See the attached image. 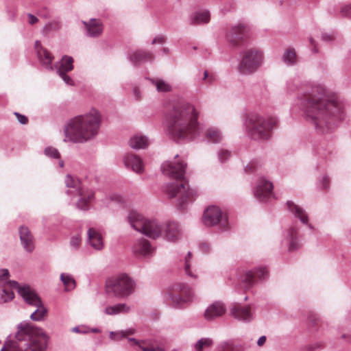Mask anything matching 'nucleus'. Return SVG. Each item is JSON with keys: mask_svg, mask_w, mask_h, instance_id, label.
<instances>
[{"mask_svg": "<svg viewBox=\"0 0 351 351\" xmlns=\"http://www.w3.org/2000/svg\"><path fill=\"white\" fill-rule=\"evenodd\" d=\"M286 90L289 93H297L306 119L317 132H328L343 120V104L323 85L304 83L299 77H294L287 81Z\"/></svg>", "mask_w": 351, "mask_h": 351, "instance_id": "1", "label": "nucleus"}, {"mask_svg": "<svg viewBox=\"0 0 351 351\" xmlns=\"http://www.w3.org/2000/svg\"><path fill=\"white\" fill-rule=\"evenodd\" d=\"M199 112L187 102L178 103L167 115L169 135L178 143L193 141L200 134Z\"/></svg>", "mask_w": 351, "mask_h": 351, "instance_id": "2", "label": "nucleus"}, {"mask_svg": "<svg viewBox=\"0 0 351 351\" xmlns=\"http://www.w3.org/2000/svg\"><path fill=\"white\" fill-rule=\"evenodd\" d=\"M187 164L183 160L165 162L161 165L163 174L176 179L164 186V191L170 198L179 196L177 208L183 211L189 203L195 199L196 191L189 187V182L184 178Z\"/></svg>", "mask_w": 351, "mask_h": 351, "instance_id": "3", "label": "nucleus"}, {"mask_svg": "<svg viewBox=\"0 0 351 351\" xmlns=\"http://www.w3.org/2000/svg\"><path fill=\"white\" fill-rule=\"evenodd\" d=\"M49 337L28 321L18 324L15 340L7 339L1 351H45Z\"/></svg>", "mask_w": 351, "mask_h": 351, "instance_id": "4", "label": "nucleus"}, {"mask_svg": "<svg viewBox=\"0 0 351 351\" xmlns=\"http://www.w3.org/2000/svg\"><path fill=\"white\" fill-rule=\"evenodd\" d=\"M127 220L135 230L153 239L162 236L168 241L176 242L182 235L181 228L177 222L169 221L162 226L156 219H145L136 210L129 212Z\"/></svg>", "mask_w": 351, "mask_h": 351, "instance_id": "5", "label": "nucleus"}, {"mask_svg": "<svg viewBox=\"0 0 351 351\" xmlns=\"http://www.w3.org/2000/svg\"><path fill=\"white\" fill-rule=\"evenodd\" d=\"M100 124L101 115L93 109L88 114L70 119L64 127L65 137L73 143H85L97 134Z\"/></svg>", "mask_w": 351, "mask_h": 351, "instance_id": "6", "label": "nucleus"}, {"mask_svg": "<svg viewBox=\"0 0 351 351\" xmlns=\"http://www.w3.org/2000/svg\"><path fill=\"white\" fill-rule=\"evenodd\" d=\"M275 117L265 118L255 113H250L245 121V125L249 136L254 140L265 141L271 136V132L277 125Z\"/></svg>", "mask_w": 351, "mask_h": 351, "instance_id": "7", "label": "nucleus"}, {"mask_svg": "<svg viewBox=\"0 0 351 351\" xmlns=\"http://www.w3.org/2000/svg\"><path fill=\"white\" fill-rule=\"evenodd\" d=\"M262 163L253 160L244 167L245 173H254L258 176L253 187V193L256 199L262 203L267 202L273 194L274 185L263 176H260Z\"/></svg>", "mask_w": 351, "mask_h": 351, "instance_id": "8", "label": "nucleus"}, {"mask_svg": "<svg viewBox=\"0 0 351 351\" xmlns=\"http://www.w3.org/2000/svg\"><path fill=\"white\" fill-rule=\"evenodd\" d=\"M9 283L18 289L19 294L26 303L37 307L31 314L30 319L36 322L41 321L47 315V309L43 306L40 298L36 293L29 285L21 286L16 281H10Z\"/></svg>", "mask_w": 351, "mask_h": 351, "instance_id": "9", "label": "nucleus"}, {"mask_svg": "<svg viewBox=\"0 0 351 351\" xmlns=\"http://www.w3.org/2000/svg\"><path fill=\"white\" fill-rule=\"evenodd\" d=\"M263 62V52L255 48L249 49L241 53V59L237 71L243 75L255 73Z\"/></svg>", "mask_w": 351, "mask_h": 351, "instance_id": "10", "label": "nucleus"}, {"mask_svg": "<svg viewBox=\"0 0 351 351\" xmlns=\"http://www.w3.org/2000/svg\"><path fill=\"white\" fill-rule=\"evenodd\" d=\"M64 182L66 187L73 189L66 191L68 195L80 197L76 204L77 207L82 210H88L89 202L94 198V193L92 191H85L80 181L69 174L66 176Z\"/></svg>", "mask_w": 351, "mask_h": 351, "instance_id": "11", "label": "nucleus"}, {"mask_svg": "<svg viewBox=\"0 0 351 351\" xmlns=\"http://www.w3.org/2000/svg\"><path fill=\"white\" fill-rule=\"evenodd\" d=\"M134 288V281L127 274H121L107 284V291L119 298L130 295Z\"/></svg>", "mask_w": 351, "mask_h": 351, "instance_id": "12", "label": "nucleus"}, {"mask_svg": "<svg viewBox=\"0 0 351 351\" xmlns=\"http://www.w3.org/2000/svg\"><path fill=\"white\" fill-rule=\"evenodd\" d=\"M203 222L206 226H218L221 232L229 230V222L226 213L217 206L208 207L203 214Z\"/></svg>", "mask_w": 351, "mask_h": 351, "instance_id": "13", "label": "nucleus"}, {"mask_svg": "<svg viewBox=\"0 0 351 351\" xmlns=\"http://www.w3.org/2000/svg\"><path fill=\"white\" fill-rule=\"evenodd\" d=\"M168 295L172 302L173 306L179 308L187 302L192 301L194 293L189 286L184 283H178L172 286Z\"/></svg>", "mask_w": 351, "mask_h": 351, "instance_id": "14", "label": "nucleus"}, {"mask_svg": "<svg viewBox=\"0 0 351 351\" xmlns=\"http://www.w3.org/2000/svg\"><path fill=\"white\" fill-rule=\"evenodd\" d=\"M280 244L282 248L287 249L289 252H294L300 247L298 237V230L294 226L285 228L281 234Z\"/></svg>", "mask_w": 351, "mask_h": 351, "instance_id": "15", "label": "nucleus"}, {"mask_svg": "<svg viewBox=\"0 0 351 351\" xmlns=\"http://www.w3.org/2000/svg\"><path fill=\"white\" fill-rule=\"evenodd\" d=\"M248 27L243 23L233 26L226 34L227 41L234 47L241 45L247 38Z\"/></svg>", "mask_w": 351, "mask_h": 351, "instance_id": "16", "label": "nucleus"}, {"mask_svg": "<svg viewBox=\"0 0 351 351\" xmlns=\"http://www.w3.org/2000/svg\"><path fill=\"white\" fill-rule=\"evenodd\" d=\"M269 278V271L266 267H258L245 272L243 281L248 287L265 281Z\"/></svg>", "mask_w": 351, "mask_h": 351, "instance_id": "17", "label": "nucleus"}, {"mask_svg": "<svg viewBox=\"0 0 351 351\" xmlns=\"http://www.w3.org/2000/svg\"><path fill=\"white\" fill-rule=\"evenodd\" d=\"M84 35L89 38H99L104 32V24L99 19L92 18L82 21Z\"/></svg>", "mask_w": 351, "mask_h": 351, "instance_id": "18", "label": "nucleus"}, {"mask_svg": "<svg viewBox=\"0 0 351 351\" xmlns=\"http://www.w3.org/2000/svg\"><path fill=\"white\" fill-rule=\"evenodd\" d=\"M154 58L152 53L141 49L131 51L127 55V59L135 67L138 66L141 64L152 62Z\"/></svg>", "mask_w": 351, "mask_h": 351, "instance_id": "19", "label": "nucleus"}, {"mask_svg": "<svg viewBox=\"0 0 351 351\" xmlns=\"http://www.w3.org/2000/svg\"><path fill=\"white\" fill-rule=\"evenodd\" d=\"M286 206L289 212L295 218H298L303 224H306L311 230H314L313 226L308 223V215L302 207L291 200L287 202Z\"/></svg>", "mask_w": 351, "mask_h": 351, "instance_id": "20", "label": "nucleus"}, {"mask_svg": "<svg viewBox=\"0 0 351 351\" xmlns=\"http://www.w3.org/2000/svg\"><path fill=\"white\" fill-rule=\"evenodd\" d=\"M21 243L24 250L31 253L34 250V239L29 229L25 226H21L19 229Z\"/></svg>", "mask_w": 351, "mask_h": 351, "instance_id": "21", "label": "nucleus"}, {"mask_svg": "<svg viewBox=\"0 0 351 351\" xmlns=\"http://www.w3.org/2000/svg\"><path fill=\"white\" fill-rule=\"evenodd\" d=\"M132 251L134 254L139 256H149L154 253V249L149 241L145 238L137 239L132 246Z\"/></svg>", "mask_w": 351, "mask_h": 351, "instance_id": "22", "label": "nucleus"}, {"mask_svg": "<svg viewBox=\"0 0 351 351\" xmlns=\"http://www.w3.org/2000/svg\"><path fill=\"white\" fill-rule=\"evenodd\" d=\"M123 162L127 169H131L137 173H141L144 170L142 159L133 153H128L123 157Z\"/></svg>", "mask_w": 351, "mask_h": 351, "instance_id": "23", "label": "nucleus"}, {"mask_svg": "<svg viewBox=\"0 0 351 351\" xmlns=\"http://www.w3.org/2000/svg\"><path fill=\"white\" fill-rule=\"evenodd\" d=\"M226 311V307L225 304L220 301H216L208 306L206 309L204 317L207 321H211L223 315Z\"/></svg>", "mask_w": 351, "mask_h": 351, "instance_id": "24", "label": "nucleus"}, {"mask_svg": "<svg viewBox=\"0 0 351 351\" xmlns=\"http://www.w3.org/2000/svg\"><path fill=\"white\" fill-rule=\"evenodd\" d=\"M231 313L234 317L239 321L249 322L252 319L249 306L236 305L232 308Z\"/></svg>", "mask_w": 351, "mask_h": 351, "instance_id": "25", "label": "nucleus"}, {"mask_svg": "<svg viewBox=\"0 0 351 351\" xmlns=\"http://www.w3.org/2000/svg\"><path fill=\"white\" fill-rule=\"evenodd\" d=\"M87 234L90 245L95 250H101L104 247L101 235L93 228H90Z\"/></svg>", "mask_w": 351, "mask_h": 351, "instance_id": "26", "label": "nucleus"}, {"mask_svg": "<svg viewBox=\"0 0 351 351\" xmlns=\"http://www.w3.org/2000/svg\"><path fill=\"white\" fill-rule=\"evenodd\" d=\"M223 138L220 130L215 127L208 128L204 133V139L208 143H219Z\"/></svg>", "mask_w": 351, "mask_h": 351, "instance_id": "27", "label": "nucleus"}, {"mask_svg": "<svg viewBox=\"0 0 351 351\" xmlns=\"http://www.w3.org/2000/svg\"><path fill=\"white\" fill-rule=\"evenodd\" d=\"M37 57L43 66L46 69L53 70L52 60L53 57L50 51L47 49H40L37 53Z\"/></svg>", "mask_w": 351, "mask_h": 351, "instance_id": "28", "label": "nucleus"}, {"mask_svg": "<svg viewBox=\"0 0 351 351\" xmlns=\"http://www.w3.org/2000/svg\"><path fill=\"white\" fill-rule=\"evenodd\" d=\"M129 145L134 149H145L149 145V140L145 136L135 134L130 138Z\"/></svg>", "mask_w": 351, "mask_h": 351, "instance_id": "29", "label": "nucleus"}, {"mask_svg": "<svg viewBox=\"0 0 351 351\" xmlns=\"http://www.w3.org/2000/svg\"><path fill=\"white\" fill-rule=\"evenodd\" d=\"M210 14L208 10H202L193 13L191 21L193 25L205 24L209 22Z\"/></svg>", "mask_w": 351, "mask_h": 351, "instance_id": "30", "label": "nucleus"}, {"mask_svg": "<svg viewBox=\"0 0 351 351\" xmlns=\"http://www.w3.org/2000/svg\"><path fill=\"white\" fill-rule=\"evenodd\" d=\"M130 311V306L125 303H119L112 306H108L104 313L108 315H115L119 313H125Z\"/></svg>", "mask_w": 351, "mask_h": 351, "instance_id": "31", "label": "nucleus"}, {"mask_svg": "<svg viewBox=\"0 0 351 351\" xmlns=\"http://www.w3.org/2000/svg\"><path fill=\"white\" fill-rule=\"evenodd\" d=\"M156 88L158 93H168L172 90L171 85L160 78H147Z\"/></svg>", "mask_w": 351, "mask_h": 351, "instance_id": "32", "label": "nucleus"}, {"mask_svg": "<svg viewBox=\"0 0 351 351\" xmlns=\"http://www.w3.org/2000/svg\"><path fill=\"white\" fill-rule=\"evenodd\" d=\"M73 61L71 56H63L57 69V73H68L72 71L73 69Z\"/></svg>", "mask_w": 351, "mask_h": 351, "instance_id": "33", "label": "nucleus"}, {"mask_svg": "<svg viewBox=\"0 0 351 351\" xmlns=\"http://www.w3.org/2000/svg\"><path fill=\"white\" fill-rule=\"evenodd\" d=\"M11 280L7 281L6 285H4L3 287L1 289V300L2 302H8L9 301H11L14 297V294L12 291V289H15L18 291V289L12 286V285H10V282Z\"/></svg>", "mask_w": 351, "mask_h": 351, "instance_id": "34", "label": "nucleus"}, {"mask_svg": "<svg viewBox=\"0 0 351 351\" xmlns=\"http://www.w3.org/2000/svg\"><path fill=\"white\" fill-rule=\"evenodd\" d=\"M60 280L62 282L66 291L74 289L76 286L74 278L70 274L64 273L61 274Z\"/></svg>", "mask_w": 351, "mask_h": 351, "instance_id": "35", "label": "nucleus"}, {"mask_svg": "<svg viewBox=\"0 0 351 351\" xmlns=\"http://www.w3.org/2000/svg\"><path fill=\"white\" fill-rule=\"evenodd\" d=\"M282 60L287 65H293L297 62L295 51L293 48H288L284 53Z\"/></svg>", "mask_w": 351, "mask_h": 351, "instance_id": "36", "label": "nucleus"}, {"mask_svg": "<svg viewBox=\"0 0 351 351\" xmlns=\"http://www.w3.org/2000/svg\"><path fill=\"white\" fill-rule=\"evenodd\" d=\"M213 344V340L210 338H202L195 345L196 351H202L205 347H209Z\"/></svg>", "mask_w": 351, "mask_h": 351, "instance_id": "37", "label": "nucleus"}, {"mask_svg": "<svg viewBox=\"0 0 351 351\" xmlns=\"http://www.w3.org/2000/svg\"><path fill=\"white\" fill-rule=\"evenodd\" d=\"M330 180L328 176L322 175L317 180V186L322 190L326 191L329 189Z\"/></svg>", "mask_w": 351, "mask_h": 351, "instance_id": "38", "label": "nucleus"}, {"mask_svg": "<svg viewBox=\"0 0 351 351\" xmlns=\"http://www.w3.org/2000/svg\"><path fill=\"white\" fill-rule=\"evenodd\" d=\"M191 257H192V254L191 252H189L184 258V261H185L184 271H185L186 274L188 276H190L193 278H196V276L192 273L191 269L190 260H191Z\"/></svg>", "mask_w": 351, "mask_h": 351, "instance_id": "39", "label": "nucleus"}, {"mask_svg": "<svg viewBox=\"0 0 351 351\" xmlns=\"http://www.w3.org/2000/svg\"><path fill=\"white\" fill-rule=\"evenodd\" d=\"M217 158L221 163L226 162L231 156V152L226 149H220L217 152Z\"/></svg>", "mask_w": 351, "mask_h": 351, "instance_id": "40", "label": "nucleus"}, {"mask_svg": "<svg viewBox=\"0 0 351 351\" xmlns=\"http://www.w3.org/2000/svg\"><path fill=\"white\" fill-rule=\"evenodd\" d=\"M221 349V351H240L241 346L232 341H228L223 343Z\"/></svg>", "mask_w": 351, "mask_h": 351, "instance_id": "41", "label": "nucleus"}, {"mask_svg": "<svg viewBox=\"0 0 351 351\" xmlns=\"http://www.w3.org/2000/svg\"><path fill=\"white\" fill-rule=\"evenodd\" d=\"M45 154L52 158H59L60 153L58 150L52 147H47L44 150Z\"/></svg>", "mask_w": 351, "mask_h": 351, "instance_id": "42", "label": "nucleus"}, {"mask_svg": "<svg viewBox=\"0 0 351 351\" xmlns=\"http://www.w3.org/2000/svg\"><path fill=\"white\" fill-rule=\"evenodd\" d=\"M81 245V238L79 236H72L70 239L69 245L73 250H77Z\"/></svg>", "mask_w": 351, "mask_h": 351, "instance_id": "43", "label": "nucleus"}, {"mask_svg": "<svg viewBox=\"0 0 351 351\" xmlns=\"http://www.w3.org/2000/svg\"><path fill=\"white\" fill-rule=\"evenodd\" d=\"M109 337L114 341H119L122 339L125 338V332L123 330L119 331H112L109 334Z\"/></svg>", "mask_w": 351, "mask_h": 351, "instance_id": "44", "label": "nucleus"}, {"mask_svg": "<svg viewBox=\"0 0 351 351\" xmlns=\"http://www.w3.org/2000/svg\"><path fill=\"white\" fill-rule=\"evenodd\" d=\"M199 249L204 254H209L212 252L211 244L208 241H202L199 243Z\"/></svg>", "mask_w": 351, "mask_h": 351, "instance_id": "45", "label": "nucleus"}, {"mask_svg": "<svg viewBox=\"0 0 351 351\" xmlns=\"http://www.w3.org/2000/svg\"><path fill=\"white\" fill-rule=\"evenodd\" d=\"M317 155L323 159H326L328 156L331 154L330 150H328L323 147H317L316 149Z\"/></svg>", "mask_w": 351, "mask_h": 351, "instance_id": "46", "label": "nucleus"}, {"mask_svg": "<svg viewBox=\"0 0 351 351\" xmlns=\"http://www.w3.org/2000/svg\"><path fill=\"white\" fill-rule=\"evenodd\" d=\"M341 16L351 19V3L344 5L340 10Z\"/></svg>", "mask_w": 351, "mask_h": 351, "instance_id": "47", "label": "nucleus"}, {"mask_svg": "<svg viewBox=\"0 0 351 351\" xmlns=\"http://www.w3.org/2000/svg\"><path fill=\"white\" fill-rule=\"evenodd\" d=\"M9 276L10 272L8 269H0V284L6 285Z\"/></svg>", "mask_w": 351, "mask_h": 351, "instance_id": "48", "label": "nucleus"}, {"mask_svg": "<svg viewBox=\"0 0 351 351\" xmlns=\"http://www.w3.org/2000/svg\"><path fill=\"white\" fill-rule=\"evenodd\" d=\"M67 73H58L59 76L62 79L64 82L69 86H73L74 82L72 78L66 74Z\"/></svg>", "mask_w": 351, "mask_h": 351, "instance_id": "49", "label": "nucleus"}, {"mask_svg": "<svg viewBox=\"0 0 351 351\" xmlns=\"http://www.w3.org/2000/svg\"><path fill=\"white\" fill-rule=\"evenodd\" d=\"M71 331L73 332L79 333V334H86V333L89 332L88 328L84 326H75V327L72 328Z\"/></svg>", "mask_w": 351, "mask_h": 351, "instance_id": "50", "label": "nucleus"}, {"mask_svg": "<svg viewBox=\"0 0 351 351\" xmlns=\"http://www.w3.org/2000/svg\"><path fill=\"white\" fill-rule=\"evenodd\" d=\"M16 117L17 118V121L22 125H25L28 123V118L23 115L20 114L19 112H14V113Z\"/></svg>", "mask_w": 351, "mask_h": 351, "instance_id": "51", "label": "nucleus"}, {"mask_svg": "<svg viewBox=\"0 0 351 351\" xmlns=\"http://www.w3.org/2000/svg\"><path fill=\"white\" fill-rule=\"evenodd\" d=\"M322 40L326 42H331L335 39L334 33L323 32L322 34Z\"/></svg>", "mask_w": 351, "mask_h": 351, "instance_id": "52", "label": "nucleus"}, {"mask_svg": "<svg viewBox=\"0 0 351 351\" xmlns=\"http://www.w3.org/2000/svg\"><path fill=\"white\" fill-rule=\"evenodd\" d=\"M139 348L142 350V351H165L164 348L158 346L155 347L153 346H150L147 347H143L139 346Z\"/></svg>", "mask_w": 351, "mask_h": 351, "instance_id": "53", "label": "nucleus"}, {"mask_svg": "<svg viewBox=\"0 0 351 351\" xmlns=\"http://www.w3.org/2000/svg\"><path fill=\"white\" fill-rule=\"evenodd\" d=\"M165 36H162V35H159V36H157L156 37H155L152 42V45H155V44H163L165 43Z\"/></svg>", "mask_w": 351, "mask_h": 351, "instance_id": "54", "label": "nucleus"}, {"mask_svg": "<svg viewBox=\"0 0 351 351\" xmlns=\"http://www.w3.org/2000/svg\"><path fill=\"white\" fill-rule=\"evenodd\" d=\"M216 80V75L213 73L210 74L208 77L205 81L207 85H211Z\"/></svg>", "mask_w": 351, "mask_h": 351, "instance_id": "55", "label": "nucleus"}, {"mask_svg": "<svg viewBox=\"0 0 351 351\" xmlns=\"http://www.w3.org/2000/svg\"><path fill=\"white\" fill-rule=\"evenodd\" d=\"M322 343H317L315 345H309L307 346V350L309 351H313L315 350L317 348H321L322 347Z\"/></svg>", "mask_w": 351, "mask_h": 351, "instance_id": "56", "label": "nucleus"}, {"mask_svg": "<svg viewBox=\"0 0 351 351\" xmlns=\"http://www.w3.org/2000/svg\"><path fill=\"white\" fill-rule=\"evenodd\" d=\"M266 340H267L266 336L263 335V336L260 337L257 341V345L260 347L263 346L265 343Z\"/></svg>", "mask_w": 351, "mask_h": 351, "instance_id": "57", "label": "nucleus"}, {"mask_svg": "<svg viewBox=\"0 0 351 351\" xmlns=\"http://www.w3.org/2000/svg\"><path fill=\"white\" fill-rule=\"evenodd\" d=\"M28 17L29 19V23L31 25L35 24L38 21V18L32 14H28Z\"/></svg>", "mask_w": 351, "mask_h": 351, "instance_id": "58", "label": "nucleus"}, {"mask_svg": "<svg viewBox=\"0 0 351 351\" xmlns=\"http://www.w3.org/2000/svg\"><path fill=\"white\" fill-rule=\"evenodd\" d=\"M309 41H310L311 45L313 47V53H317L318 52V49L317 47L315 40L313 38H309Z\"/></svg>", "mask_w": 351, "mask_h": 351, "instance_id": "59", "label": "nucleus"}, {"mask_svg": "<svg viewBox=\"0 0 351 351\" xmlns=\"http://www.w3.org/2000/svg\"><path fill=\"white\" fill-rule=\"evenodd\" d=\"M34 48H35V49L36 51V53H38V51H40V49H45L44 47H43V46L41 45V43L39 40H36L35 42Z\"/></svg>", "mask_w": 351, "mask_h": 351, "instance_id": "60", "label": "nucleus"}, {"mask_svg": "<svg viewBox=\"0 0 351 351\" xmlns=\"http://www.w3.org/2000/svg\"><path fill=\"white\" fill-rule=\"evenodd\" d=\"M125 332V338H128L129 335H134L135 332V330L133 328H128L127 330H123Z\"/></svg>", "mask_w": 351, "mask_h": 351, "instance_id": "61", "label": "nucleus"}, {"mask_svg": "<svg viewBox=\"0 0 351 351\" xmlns=\"http://www.w3.org/2000/svg\"><path fill=\"white\" fill-rule=\"evenodd\" d=\"M128 339L129 342H131V343H134V345H136V346H141L140 343H139V341L137 340L135 338H133V337L128 338Z\"/></svg>", "mask_w": 351, "mask_h": 351, "instance_id": "62", "label": "nucleus"}, {"mask_svg": "<svg viewBox=\"0 0 351 351\" xmlns=\"http://www.w3.org/2000/svg\"><path fill=\"white\" fill-rule=\"evenodd\" d=\"M88 330L90 332H93V333H99L101 332V330L98 328H88Z\"/></svg>", "mask_w": 351, "mask_h": 351, "instance_id": "63", "label": "nucleus"}, {"mask_svg": "<svg viewBox=\"0 0 351 351\" xmlns=\"http://www.w3.org/2000/svg\"><path fill=\"white\" fill-rule=\"evenodd\" d=\"M342 339H346L348 342L351 343V335H343Z\"/></svg>", "mask_w": 351, "mask_h": 351, "instance_id": "64", "label": "nucleus"}]
</instances>
